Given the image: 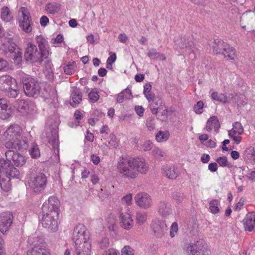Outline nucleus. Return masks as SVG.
I'll return each mask as SVG.
<instances>
[{"mask_svg":"<svg viewBox=\"0 0 255 255\" xmlns=\"http://www.w3.org/2000/svg\"><path fill=\"white\" fill-rule=\"evenodd\" d=\"M242 222L245 230L252 232L255 229V214L253 212L249 213L246 215Z\"/></svg>","mask_w":255,"mask_h":255,"instance_id":"b1692460","label":"nucleus"},{"mask_svg":"<svg viewBox=\"0 0 255 255\" xmlns=\"http://www.w3.org/2000/svg\"><path fill=\"white\" fill-rule=\"evenodd\" d=\"M19 25L26 33H30L32 29V22L29 12L25 7L22 6L19 9Z\"/></svg>","mask_w":255,"mask_h":255,"instance_id":"ddd939ff","label":"nucleus"},{"mask_svg":"<svg viewBox=\"0 0 255 255\" xmlns=\"http://www.w3.org/2000/svg\"><path fill=\"white\" fill-rule=\"evenodd\" d=\"M0 89L10 98H16L19 93V87L16 80L8 75L0 77Z\"/></svg>","mask_w":255,"mask_h":255,"instance_id":"0eeeda50","label":"nucleus"},{"mask_svg":"<svg viewBox=\"0 0 255 255\" xmlns=\"http://www.w3.org/2000/svg\"><path fill=\"white\" fill-rule=\"evenodd\" d=\"M169 135V131L160 130L156 134L155 139L158 142H163L168 139Z\"/></svg>","mask_w":255,"mask_h":255,"instance_id":"4c0bfd02","label":"nucleus"},{"mask_svg":"<svg viewBox=\"0 0 255 255\" xmlns=\"http://www.w3.org/2000/svg\"><path fill=\"white\" fill-rule=\"evenodd\" d=\"M147 213L144 211L137 212L136 213V222L139 225H143L147 220Z\"/></svg>","mask_w":255,"mask_h":255,"instance_id":"58836bf2","label":"nucleus"},{"mask_svg":"<svg viewBox=\"0 0 255 255\" xmlns=\"http://www.w3.org/2000/svg\"><path fill=\"white\" fill-rule=\"evenodd\" d=\"M11 107L8 104L7 100L0 98V119L5 120L12 114Z\"/></svg>","mask_w":255,"mask_h":255,"instance_id":"5701e85b","label":"nucleus"},{"mask_svg":"<svg viewBox=\"0 0 255 255\" xmlns=\"http://www.w3.org/2000/svg\"><path fill=\"white\" fill-rule=\"evenodd\" d=\"M216 161L220 166H229L227 159L226 156H222L217 158L216 159Z\"/></svg>","mask_w":255,"mask_h":255,"instance_id":"052dcab7","label":"nucleus"},{"mask_svg":"<svg viewBox=\"0 0 255 255\" xmlns=\"http://www.w3.org/2000/svg\"><path fill=\"white\" fill-rule=\"evenodd\" d=\"M160 103H163L162 101L160 99H157L150 103H149V108L151 113L154 115H156L158 113L159 105Z\"/></svg>","mask_w":255,"mask_h":255,"instance_id":"ea45409f","label":"nucleus"},{"mask_svg":"<svg viewBox=\"0 0 255 255\" xmlns=\"http://www.w3.org/2000/svg\"><path fill=\"white\" fill-rule=\"evenodd\" d=\"M119 253L117 250L114 248H109L108 250L104 251L102 255H118Z\"/></svg>","mask_w":255,"mask_h":255,"instance_id":"0e129e2a","label":"nucleus"},{"mask_svg":"<svg viewBox=\"0 0 255 255\" xmlns=\"http://www.w3.org/2000/svg\"><path fill=\"white\" fill-rule=\"evenodd\" d=\"M146 127L148 130L151 131L155 128V119L153 117H149L146 121Z\"/></svg>","mask_w":255,"mask_h":255,"instance_id":"8fccbe9b","label":"nucleus"},{"mask_svg":"<svg viewBox=\"0 0 255 255\" xmlns=\"http://www.w3.org/2000/svg\"><path fill=\"white\" fill-rule=\"evenodd\" d=\"M223 54L225 57L231 60H234L237 57L236 49L234 47L227 45L224 46Z\"/></svg>","mask_w":255,"mask_h":255,"instance_id":"473e14b6","label":"nucleus"},{"mask_svg":"<svg viewBox=\"0 0 255 255\" xmlns=\"http://www.w3.org/2000/svg\"><path fill=\"white\" fill-rule=\"evenodd\" d=\"M219 205L220 201L217 199L211 201L209 204L210 212L213 214H216L219 213L220 211L219 208Z\"/></svg>","mask_w":255,"mask_h":255,"instance_id":"37998d69","label":"nucleus"},{"mask_svg":"<svg viewBox=\"0 0 255 255\" xmlns=\"http://www.w3.org/2000/svg\"><path fill=\"white\" fill-rule=\"evenodd\" d=\"M47 183V179L46 175L43 173L39 172L31 177L28 184L33 192L40 194L45 190Z\"/></svg>","mask_w":255,"mask_h":255,"instance_id":"1a4fd4ad","label":"nucleus"},{"mask_svg":"<svg viewBox=\"0 0 255 255\" xmlns=\"http://www.w3.org/2000/svg\"><path fill=\"white\" fill-rule=\"evenodd\" d=\"M153 147V143L149 140H146L144 141L141 143V148L144 151H147L150 150Z\"/></svg>","mask_w":255,"mask_h":255,"instance_id":"3c124183","label":"nucleus"},{"mask_svg":"<svg viewBox=\"0 0 255 255\" xmlns=\"http://www.w3.org/2000/svg\"><path fill=\"white\" fill-rule=\"evenodd\" d=\"M91 243L90 240L75 244L73 255H91Z\"/></svg>","mask_w":255,"mask_h":255,"instance_id":"6ab92c4d","label":"nucleus"},{"mask_svg":"<svg viewBox=\"0 0 255 255\" xmlns=\"http://www.w3.org/2000/svg\"><path fill=\"white\" fill-rule=\"evenodd\" d=\"M99 94V91L98 89L96 88L92 89L88 94L89 102L90 103H95L97 102L100 98Z\"/></svg>","mask_w":255,"mask_h":255,"instance_id":"a19ab883","label":"nucleus"},{"mask_svg":"<svg viewBox=\"0 0 255 255\" xmlns=\"http://www.w3.org/2000/svg\"><path fill=\"white\" fill-rule=\"evenodd\" d=\"M224 43L222 41H219L217 42H215L214 45L213 46V49L214 52L216 53H222L223 54L224 48Z\"/></svg>","mask_w":255,"mask_h":255,"instance_id":"de8ad7c7","label":"nucleus"},{"mask_svg":"<svg viewBox=\"0 0 255 255\" xmlns=\"http://www.w3.org/2000/svg\"><path fill=\"white\" fill-rule=\"evenodd\" d=\"M60 8V4L56 2L47 3L45 7V10L47 13L54 14L57 13Z\"/></svg>","mask_w":255,"mask_h":255,"instance_id":"72a5a7b5","label":"nucleus"},{"mask_svg":"<svg viewBox=\"0 0 255 255\" xmlns=\"http://www.w3.org/2000/svg\"><path fill=\"white\" fill-rule=\"evenodd\" d=\"M110 139L109 141V144L112 147L116 148L118 146V142L117 137L114 134H111L110 135Z\"/></svg>","mask_w":255,"mask_h":255,"instance_id":"bf43d9fd","label":"nucleus"},{"mask_svg":"<svg viewBox=\"0 0 255 255\" xmlns=\"http://www.w3.org/2000/svg\"><path fill=\"white\" fill-rule=\"evenodd\" d=\"M162 174L167 178L175 179L179 175L177 168L173 164L164 165L162 169Z\"/></svg>","mask_w":255,"mask_h":255,"instance_id":"393cba45","label":"nucleus"},{"mask_svg":"<svg viewBox=\"0 0 255 255\" xmlns=\"http://www.w3.org/2000/svg\"><path fill=\"white\" fill-rule=\"evenodd\" d=\"M71 98L70 105L73 107H76L82 101V94L79 90L75 89L71 93Z\"/></svg>","mask_w":255,"mask_h":255,"instance_id":"7c9ffc66","label":"nucleus"},{"mask_svg":"<svg viewBox=\"0 0 255 255\" xmlns=\"http://www.w3.org/2000/svg\"><path fill=\"white\" fill-rule=\"evenodd\" d=\"M37 111V108L35 104L30 101H27V105L24 114H33Z\"/></svg>","mask_w":255,"mask_h":255,"instance_id":"49530a36","label":"nucleus"},{"mask_svg":"<svg viewBox=\"0 0 255 255\" xmlns=\"http://www.w3.org/2000/svg\"><path fill=\"white\" fill-rule=\"evenodd\" d=\"M26 255H50V253L45 244L30 248L27 250Z\"/></svg>","mask_w":255,"mask_h":255,"instance_id":"a878e982","label":"nucleus"},{"mask_svg":"<svg viewBox=\"0 0 255 255\" xmlns=\"http://www.w3.org/2000/svg\"><path fill=\"white\" fill-rule=\"evenodd\" d=\"M131 97V91L126 89L118 94L117 98V102L119 103H122L124 100L130 99Z\"/></svg>","mask_w":255,"mask_h":255,"instance_id":"e433bc0d","label":"nucleus"},{"mask_svg":"<svg viewBox=\"0 0 255 255\" xmlns=\"http://www.w3.org/2000/svg\"><path fill=\"white\" fill-rule=\"evenodd\" d=\"M147 56L151 59L155 60L161 61L166 60L165 56L162 53L157 52L155 49H151L149 50L147 53Z\"/></svg>","mask_w":255,"mask_h":255,"instance_id":"c9c22d12","label":"nucleus"},{"mask_svg":"<svg viewBox=\"0 0 255 255\" xmlns=\"http://www.w3.org/2000/svg\"><path fill=\"white\" fill-rule=\"evenodd\" d=\"M27 105V101L21 100L18 102L17 109L20 112L24 114Z\"/></svg>","mask_w":255,"mask_h":255,"instance_id":"5fc2aeb1","label":"nucleus"},{"mask_svg":"<svg viewBox=\"0 0 255 255\" xmlns=\"http://www.w3.org/2000/svg\"><path fill=\"white\" fill-rule=\"evenodd\" d=\"M6 160L5 161L17 167H21L24 165L26 162V157L17 152L12 150H8L5 153Z\"/></svg>","mask_w":255,"mask_h":255,"instance_id":"f8f14e48","label":"nucleus"},{"mask_svg":"<svg viewBox=\"0 0 255 255\" xmlns=\"http://www.w3.org/2000/svg\"><path fill=\"white\" fill-rule=\"evenodd\" d=\"M12 223V215L9 212L0 214V231L4 234L9 229Z\"/></svg>","mask_w":255,"mask_h":255,"instance_id":"aec40b11","label":"nucleus"},{"mask_svg":"<svg viewBox=\"0 0 255 255\" xmlns=\"http://www.w3.org/2000/svg\"><path fill=\"white\" fill-rule=\"evenodd\" d=\"M135 111L137 115L139 117H142L143 116V113L144 111V108L141 106H137L135 107Z\"/></svg>","mask_w":255,"mask_h":255,"instance_id":"69168bd1","label":"nucleus"},{"mask_svg":"<svg viewBox=\"0 0 255 255\" xmlns=\"http://www.w3.org/2000/svg\"><path fill=\"white\" fill-rule=\"evenodd\" d=\"M243 157L245 161L255 163V149L252 145L247 146L243 154Z\"/></svg>","mask_w":255,"mask_h":255,"instance_id":"bb28decb","label":"nucleus"},{"mask_svg":"<svg viewBox=\"0 0 255 255\" xmlns=\"http://www.w3.org/2000/svg\"><path fill=\"white\" fill-rule=\"evenodd\" d=\"M59 121L55 117H51L46 122L45 134L49 143L52 145L55 154L59 153L58 128Z\"/></svg>","mask_w":255,"mask_h":255,"instance_id":"20e7f679","label":"nucleus"},{"mask_svg":"<svg viewBox=\"0 0 255 255\" xmlns=\"http://www.w3.org/2000/svg\"><path fill=\"white\" fill-rule=\"evenodd\" d=\"M158 212L163 217H166L172 213V209L165 201L159 202L158 206Z\"/></svg>","mask_w":255,"mask_h":255,"instance_id":"c756f323","label":"nucleus"},{"mask_svg":"<svg viewBox=\"0 0 255 255\" xmlns=\"http://www.w3.org/2000/svg\"><path fill=\"white\" fill-rule=\"evenodd\" d=\"M36 40L40 51L44 52V51H46L47 52H49L47 41L43 36H37Z\"/></svg>","mask_w":255,"mask_h":255,"instance_id":"f704fd0d","label":"nucleus"},{"mask_svg":"<svg viewBox=\"0 0 255 255\" xmlns=\"http://www.w3.org/2000/svg\"><path fill=\"white\" fill-rule=\"evenodd\" d=\"M122 255H134V251L129 246H125L121 251Z\"/></svg>","mask_w":255,"mask_h":255,"instance_id":"6e6d98bb","label":"nucleus"},{"mask_svg":"<svg viewBox=\"0 0 255 255\" xmlns=\"http://www.w3.org/2000/svg\"><path fill=\"white\" fill-rule=\"evenodd\" d=\"M21 82L24 92L27 96L36 98L39 96L41 86L37 80L27 75L21 78Z\"/></svg>","mask_w":255,"mask_h":255,"instance_id":"6e6552de","label":"nucleus"},{"mask_svg":"<svg viewBox=\"0 0 255 255\" xmlns=\"http://www.w3.org/2000/svg\"><path fill=\"white\" fill-rule=\"evenodd\" d=\"M74 117L77 123V124H76V126H78L79 124V121L81 120L83 118V114L80 111L76 110L74 113Z\"/></svg>","mask_w":255,"mask_h":255,"instance_id":"338daca9","label":"nucleus"},{"mask_svg":"<svg viewBox=\"0 0 255 255\" xmlns=\"http://www.w3.org/2000/svg\"><path fill=\"white\" fill-rule=\"evenodd\" d=\"M109 244V240L107 238L102 239L99 243L100 249L103 250V251L108 249Z\"/></svg>","mask_w":255,"mask_h":255,"instance_id":"864d4df0","label":"nucleus"},{"mask_svg":"<svg viewBox=\"0 0 255 255\" xmlns=\"http://www.w3.org/2000/svg\"><path fill=\"white\" fill-rule=\"evenodd\" d=\"M19 175L17 168L4 159H0V186L3 191L8 192L11 189L10 178H18Z\"/></svg>","mask_w":255,"mask_h":255,"instance_id":"7ed1b4c3","label":"nucleus"},{"mask_svg":"<svg viewBox=\"0 0 255 255\" xmlns=\"http://www.w3.org/2000/svg\"><path fill=\"white\" fill-rule=\"evenodd\" d=\"M220 127V123L217 117L212 116L207 121L205 129L208 131H211L213 128L215 131H217Z\"/></svg>","mask_w":255,"mask_h":255,"instance_id":"c85d7f7f","label":"nucleus"},{"mask_svg":"<svg viewBox=\"0 0 255 255\" xmlns=\"http://www.w3.org/2000/svg\"><path fill=\"white\" fill-rule=\"evenodd\" d=\"M244 200L243 199H240V200L235 206V210L236 211H240L243 207L244 205Z\"/></svg>","mask_w":255,"mask_h":255,"instance_id":"774afa93","label":"nucleus"},{"mask_svg":"<svg viewBox=\"0 0 255 255\" xmlns=\"http://www.w3.org/2000/svg\"><path fill=\"white\" fill-rule=\"evenodd\" d=\"M120 220L121 225L124 229L129 230L133 226V220L131 215L128 212H120Z\"/></svg>","mask_w":255,"mask_h":255,"instance_id":"412c9836","label":"nucleus"},{"mask_svg":"<svg viewBox=\"0 0 255 255\" xmlns=\"http://www.w3.org/2000/svg\"><path fill=\"white\" fill-rule=\"evenodd\" d=\"M211 98L213 101H217L223 104L231 103L233 99V94H224L214 92L211 95Z\"/></svg>","mask_w":255,"mask_h":255,"instance_id":"4be33fe9","label":"nucleus"},{"mask_svg":"<svg viewBox=\"0 0 255 255\" xmlns=\"http://www.w3.org/2000/svg\"><path fill=\"white\" fill-rule=\"evenodd\" d=\"M22 133V129L17 124L11 125L1 135V139L6 140L5 146L7 148L22 150L26 149L29 143Z\"/></svg>","mask_w":255,"mask_h":255,"instance_id":"f03ea898","label":"nucleus"},{"mask_svg":"<svg viewBox=\"0 0 255 255\" xmlns=\"http://www.w3.org/2000/svg\"><path fill=\"white\" fill-rule=\"evenodd\" d=\"M152 155L156 158L160 159L165 156V153L160 148L155 147L152 151Z\"/></svg>","mask_w":255,"mask_h":255,"instance_id":"09e8293b","label":"nucleus"},{"mask_svg":"<svg viewBox=\"0 0 255 255\" xmlns=\"http://www.w3.org/2000/svg\"><path fill=\"white\" fill-rule=\"evenodd\" d=\"M188 255H210V251L207 248V244L202 239H199L194 243L188 244L186 247Z\"/></svg>","mask_w":255,"mask_h":255,"instance_id":"9b49d317","label":"nucleus"},{"mask_svg":"<svg viewBox=\"0 0 255 255\" xmlns=\"http://www.w3.org/2000/svg\"><path fill=\"white\" fill-rule=\"evenodd\" d=\"M178 230V224L176 222H174L171 226L170 236L171 238L175 237V234L177 233Z\"/></svg>","mask_w":255,"mask_h":255,"instance_id":"e2e57ef3","label":"nucleus"},{"mask_svg":"<svg viewBox=\"0 0 255 255\" xmlns=\"http://www.w3.org/2000/svg\"><path fill=\"white\" fill-rule=\"evenodd\" d=\"M158 113L161 114V115L165 118L167 117L168 113L167 108L165 106L163 103H160L159 105Z\"/></svg>","mask_w":255,"mask_h":255,"instance_id":"680f3d73","label":"nucleus"},{"mask_svg":"<svg viewBox=\"0 0 255 255\" xmlns=\"http://www.w3.org/2000/svg\"><path fill=\"white\" fill-rule=\"evenodd\" d=\"M151 228L153 232L154 235L158 238L163 237L167 231V226L165 222L155 219L152 221Z\"/></svg>","mask_w":255,"mask_h":255,"instance_id":"f3484780","label":"nucleus"},{"mask_svg":"<svg viewBox=\"0 0 255 255\" xmlns=\"http://www.w3.org/2000/svg\"><path fill=\"white\" fill-rule=\"evenodd\" d=\"M76 69V65L75 62H69L63 68L65 74L67 75L73 74Z\"/></svg>","mask_w":255,"mask_h":255,"instance_id":"79ce46f5","label":"nucleus"},{"mask_svg":"<svg viewBox=\"0 0 255 255\" xmlns=\"http://www.w3.org/2000/svg\"><path fill=\"white\" fill-rule=\"evenodd\" d=\"M204 103L202 101H199L194 107V112L197 114H201L203 113Z\"/></svg>","mask_w":255,"mask_h":255,"instance_id":"13d9d810","label":"nucleus"},{"mask_svg":"<svg viewBox=\"0 0 255 255\" xmlns=\"http://www.w3.org/2000/svg\"><path fill=\"white\" fill-rule=\"evenodd\" d=\"M59 213L55 212L43 213L41 220L42 226L50 232H55L58 229Z\"/></svg>","mask_w":255,"mask_h":255,"instance_id":"9d476101","label":"nucleus"},{"mask_svg":"<svg viewBox=\"0 0 255 255\" xmlns=\"http://www.w3.org/2000/svg\"><path fill=\"white\" fill-rule=\"evenodd\" d=\"M244 129L241 123L238 122L233 124L232 128L228 130V135L236 144L241 143L242 137L241 136L244 132Z\"/></svg>","mask_w":255,"mask_h":255,"instance_id":"2eb2a0df","label":"nucleus"},{"mask_svg":"<svg viewBox=\"0 0 255 255\" xmlns=\"http://www.w3.org/2000/svg\"><path fill=\"white\" fill-rule=\"evenodd\" d=\"M0 50H2L6 54H12L14 62L17 64L21 62V49L13 42L12 38L10 35H4L0 38Z\"/></svg>","mask_w":255,"mask_h":255,"instance_id":"39448f33","label":"nucleus"},{"mask_svg":"<svg viewBox=\"0 0 255 255\" xmlns=\"http://www.w3.org/2000/svg\"><path fill=\"white\" fill-rule=\"evenodd\" d=\"M27 242L29 245H32L33 247L45 244L43 236L39 235L37 233L29 236Z\"/></svg>","mask_w":255,"mask_h":255,"instance_id":"cd10ccee","label":"nucleus"},{"mask_svg":"<svg viewBox=\"0 0 255 255\" xmlns=\"http://www.w3.org/2000/svg\"><path fill=\"white\" fill-rule=\"evenodd\" d=\"M233 99H235V100L232 101L231 103H236L238 106H242L244 105V103L243 101V100L244 98V96L238 95L237 94L234 95L233 94Z\"/></svg>","mask_w":255,"mask_h":255,"instance_id":"603ef678","label":"nucleus"},{"mask_svg":"<svg viewBox=\"0 0 255 255\" xmlns=\"http://www.w3.org/2000/svg\"><path fill=\"white\" fill-rule=\"evenodd\" d=\"M59 201L54 196H50L48 199L46 201L42 206L43 213H50L55 212L59 213Z\"/></svg>","mask_w":255,"mask_h":255,"instance_id":"a211bd4d","label":"nucleus"},{"mask_svg":"<svg viewBox=\"0 0 255 255\" xmlns=\"http://www.w3.org/2000/svg\"><path fill=\"white\" fill-rule=\"evenodd\" d=\"M117 169L125 178L133 179L139 173L145 174L148 170V164L141 157H121L117 163Z\"/></svg>","mask_w":255,"mask_h":255,"instance_id":"f257e3e1","label":"nucleus"},{"mask_svg":"<svg viewBox=\"0 0 255 255\" xmlns=\"http://www.w3.org/2000/svg\"><path fill=\"white\" fill-rule=\"evenodd\" d=\"M29 153L32 158H36L39 157L40 153L38 145L33 144L29 149Z\"/></svg>","mask_w":255,"mask_h":255,"instance_id":"a18cd8bd","label":"nucleus"},{"mask_svg":"<svg viewBox=\"0 0 255 255\" xmlns=\"http://www.w3.org/2000/svg\"><path fill=\"white\" fill-rule=\"evenodd\" d=\"M122 201L123 204H125L128 206H130L132 203V194H128L122 198Z\"/></svg>","mask_w":255,"mask_h":255,"instance_id":"4d7b16f0","label":"nucleus"},{"mask_svg":"<svg viewBox=\"0 0 255 255\" xmlns=\"http://www.w3.org/2000/svg\"><path fill=\"white\" fill-rule=\"evenodd\" d=\"M136 204L142 209H147L151 208L153 201L150 195L146 192H139L134 197Z\"/></svg>","mask_w":255,"mask_h":255,"instance_id":"dca6fc26","label":"nucleus"},{"mask_svg":"<svg viewBox=\"0 0 255 255\" xmlns=\"http://www.w3.org/2000/svg\"><path fill=\"white\" fill-rule=\"evenodd\" d=\"M49 52L44 51H39L35 45L28 42L25 48L24 58L27 62L32 64H40L45 59L48 58Z\"/></svg>","mask_w":255,"mask_h":255,"instance_id":"423d86ee","label":"nucleus"},{"mask_svg":"<svg viewBox=\"0 0 255 255\" xmlns=\"http://www.w3.org/2000/svg\"><path fill=\"white\" fill-rule=\"evenodd\" d=\"M106 222L109 225L110 230H114L116 223V217L114 214H110L106 218Z\"/></svg>","mask_w":255,"mask_h":255,"instance_id":"c03bdc74","label":"nucleus"},{"mask_svg":"<svg viewBox=\"0 0 255 255\" xmlns=\"http://www.w3.org/2000/svg\"><path fill=\"white\" fill-rule=\"evenodd\" d=\"M0 17L3 21L6 22L12 19V14L7 6H4L1 8Z\"/></svg>","mask_w":255,"mask_h":255,"instance_id":"2f4dec72","label":"nucleus"},{"mask_svg":"<svg viewBox=\"0 0 255 255\" xmlns=\"http://www.w3.org/2000/svg\"><path fill=\"white\" fill-rule=\"evenodd\" d=\"M73 240L75 244L90 240L89 232L84 225L80 224L75 227Z\"/></svg>","mask_w":255,"mask_h":255,"instance_id":"4468645a","label":"nucleus"}]
</instances>
